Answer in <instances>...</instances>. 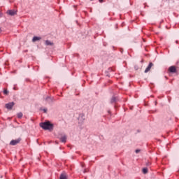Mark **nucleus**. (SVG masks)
<instances>
[{"instance_id":"nucleus-30","label":"nucleus","mask_w":179,"mask_h":179,"mask_svg":"<svg viewBox=\"0 0 179 179\" xmlns=\"http://www.w3.org/2000/svg\"><path fill=\"white\" fill-rule=\"evenodd\" d=\"M108 113L110 114V111H108Z\"/></svg>"},{"instance_id":"nucleus-5","label":"nucleus","mask_w":179,"mask_h":179,"mask_svg":"<svg viewBox=\"0 0 179 179\" xmlns=\"http://www.w3.org/2000/svg\"><path fill=\"white\" fill-rule=\"evenodd\" d=\"M85 114L83 113H80L78 116V121H79V124H83V122H85Z\"/></svg>"},{"instance_id":"nucleus-12","label":"nucleus","mask_w":179,"mask_h":179,"mask_svg":"<svg viewBox=\"0 0 179 179\" xmlns=\"http://www.w3.org/2000/svg\"><path fill=\"white\" fill-rule=\"evenodd\" d=\"M59 179H68V177H66V173H61Z\"/></svg>"},{"instance_id":"nucleus-4","label":"nucleus","mask_w":179,"mask_h":179,"mask_svg":"<svg viewBox=\"0 0 179 179\" xmlns=\"http://www.w3.org/2000/svg\"><path fill=\"white\" fill-rule=\"evenodd\" d=\"M13 106H15V102H9L6 103L5 107L7 110H12L13 108Z\"/></svg>"},{"instance_id":"nucleus-29","label":"nucleus","mask_w":179,"mask_h":179,"mask_svg":"<svg viewBox=\"0 0 179 179\" xmlns=\"http://www.w3.org/2000/svg\"><path fill=\"white\" fill-rule=\"evenodd\" d=\"M107 76H110L109 75H107Z\"/></svg>"},{"instance_id":"nucleus-21","label":"nucleus","mask_w":179,"mask_h":179,"mask_svg":"<svg viewBox=\"0 0 179 179\" xmlns=\"http://www.w3.org/2000/svg\"><path fill=\"white\" fill-rule=\"evenodd\" d=\"M146 166H150V163L148 162V163L146 164Z\"/></svg>"},{"instance_id":"nucleus-8","label":"nucleus","mask_w":179,"mask_h":179,"mask_svg":"<svg viewBox=\"0 0 179 179\" xmlns=\"http://www.w3.org/2000/svg\"><path fill=\"white\" fill-rule=\"evenodd\" d=\"M118 101V98L117 96H112L110 99V104H115Z\"/></svg>"},{"instance_id":"nucleus-2","label":"nucleus","mask_w":179,"mask_h":179,"mask_svg":"<svg viewBox=\"0 0 179 179\" xmlns=\"http://www.w3.org/2000/svg\"><path fill=\"white\" fill-rule=\"evenodd\" d=\"M45 101H47L49 104H52V103H54V101H57L54 97H51L50 96H46Z\"/></svg>"},{"instance_id":"nucleus-22","label":"nucleus","mask_w":179,"mask_h":179,"mask_svg":"<svg viewBox=\"0 0 179 179\" xmlns=\"http://www.w3.org/2000/svg\"><path fill=\"white\" fill-rule=\"evenodd\" d=\"M0 33H2V29H1V27H0Z\"/></svg>"},{"instance_id":"nucleus-28","label":"nucleus","mask_w":179,"mask_h":179,"mask_svg":"<svg viewBox=\"0 0 179 179\" xmlns=\"http://www.w3.org/2000/svg\"><path fill=\"white\" fill-rule=\"evenodd\" d=\"M141 62H143V60H142Z\"/></svg>"},{"instance_id":"nucleus-7","label":"nucleus","mask_w":179,"mask_h":179,"mask_svg":"<svg viewBox=\"0 0 179 179\" xmlns=\"http://www.w3.org/2000/svg\"><path fill=\"white\" fill-rule=\"evenodd\" d=\"M152 66H153V63L150 62L149 63L148 66H147V68L145 70V73H148V72H149V71H150V69H152Z\"/></svg>"},{"instance_id":"nucleus-11","label":"nucleus","mask_w":179,"mask_h":179,"mask_svg":"<svg viewBox=\"0 0 179 179\" xmlns=\"http://www.w3.org/2000/svg\"><path fill=\"white\" fill-rule=\"evenodd\" d=\"M45 45H49L50 47H52L54 45V43L51 42L50 41L46 40L45 41Z\"/></svg>"},{"instance_id":"nucleus-10","label":"nucleus","mask_w":179,"mask_h":179,"mask_svg":"<svg viewBox=\"0 0 179 179\" xmlns=\"http://www.w3.org/2000/svg\"><path fill=\"white\" fill-rule=\"evenodd\" d=\"M41 40V37L40 36H34L32 38V42L36 43V41H40Z\"/></svg>"},{"instance_id":"nucleus-14","label":"nucleus","mask_w":179,"mask_h":179,"mask_svg":"<svg viewBox=\"0 0 179 179\" xmlns=\"http://www.w3.org/2000/svg\"><path fill=\"white\" fill-rule=\"evenodd\" d=\"M17 118H23V113H22V112H20V113H18L17 114Z\"/></svg>"},{"instance_id":"nucleus-13","label":"nucleus","mask_w":179,"mask_h":179,"mask_svg":"<svg viewBox=\"0 0 179 179\" xmlns=\"http://www.w3.org/2000/svg\"><path fill=\"white\" fill-rule=\"evenodd\" d=\"M60 141L62 142V143H65L66 142V136L64 135L60 138Z\"/></svg>"},{"instance_id":"nucleus-26","label":"nucleus","mask_w":179,"mask_h":179,"mask_svg":"<svg viewBox=\"0 0 179 179\" xmlns=\"http://www.w3.org/2000/svg\"><path fill=\"white\" fill-rule=\"evenodd\" d=\"M157 104V102H155V106Z\"/></svg>"},{"instance_id":"nucleus-27","label":"nucleus","mask_w":179,"mask_h":179,"mask_svg":"<svg viewBox=\"0 0 179 179\" xmlns=\"http://www.w3.org/2000/svg\"><path fill=\"white\" fill-rule=\"evenodd\" d=\"M82 167H85V166L83 164V165H82Z\"/></svg>"},{"instance_id":"nucleus-20","label":"nucleus","mask_w":179,"mask_h":179,"mask_svg":"<svg viewBox=\"0 0 179 179\" xmlns=\"http://www.w3.org/2000/svg\"><path fill=\"white\" fill-rule=\"evenodd\" d=\"M83 173H87V170L85 169V170L83 171Z\"/></svg>"},{"instance_id":"nucleus-19","label":"nucleus","mask_w":179,"mask_h":179,"mask_svg":"<svg viewBox=\"0 0 179 179\" xmlns=\"http://www.w3.org/2000/svg\"><path fill=\"white\" fill-rule=\"evenodd\" d=\"M139 152H141V150H139V149H137L135 150V152L137 154L139 153Z\"/></svg>"},{"instance_id":"nucleus-1","label":"nucleus","mask_w":179,"mask_h":179,"mask_svg":"<svg viewBox=\"0 0 179 179\" xmlns=\"http://www.w3.org/2000/svg\"><path fill=\"white\" fill-rule=\"evenodd\" d=\"M40 127L45 131H52L54 129V124L50 121L40 123Z\"/></svg>"},{"instance_id":"nucleus-6","label":"nucleus","mask_w":179,"mask_h":179,"mask_svg":"<svg viewBox=\"0 0 179 179\" xmlns=\"http://www.w3.org/2000/svg\"><path fill=\"white\" fill-rule=\"evenodd\" d=\"M169 71L171 73H176V72H177V69L175 66H171L169 67Z\"/></svg>"},{"instance_id":"nucleus-15","label":"nucleus","mask_w":179,"mask_h":179,"mask_svg":"<svg viewBox=\"0 0 179 179\" xmlns=\"http://www.w3.org/2000/svg\"><path fill=\"white\" fill-rule=\"evenodd\" d=\"M143 174H148V168H143Z\"/></svg>"},{"instance_id":"nucleus-17","label":"nucleus","mask_w":179,"mask_h":179,"mask_svg":"<svg viewBox=\"0 0 179 179\" xmlns=\"http://www.w3.org/2000/svg\"><path fill=\"white\" fill-rule=\"evenodd\" d=\"M41 110H42V111H43V113H47V111H48L47 108H43V109L41 108Z\"/></svg>"},{"instance_id":"nucleus-25","label":"nucleus","mask_w":179,"mask_h":179,"mask_svg":"<svg viewBox=\"0 0 179 179\" xmlns=\"http://www.w3.org/2000/svg\"><path fill=\"white\" fill-rule=\"evenodd\" d=\"M109 71H113V69H109Z\"/></svg>"},{"instance_id":"nucleus-23","label":"nucleus","mask_w":179,"mask_h":179,"mask_svg":"<svg viewBox=\"0 0 179 179\" xmlns=\"http://www.w3.org/2000/svg\"><path fill=\"white\" fill-rule=\"evenodd\" d=\"M99 2H101V3L103 2V0H99Z\"/></svg>"},{"instance_id":"nucleus-9","label":"nucleus","mask_w":179,"mask_h":179,"mask_svg":"<svg viewBox=\"0 0 179 179\" xmlns=\"http://www.w3.org/2000/svg\"><path fill=\"white\" fill-rule=\"evenodd\" d=\"M7 13L8 15H10V16H15V15H16V11H15V10H8Z\"/></svg>"},{"instance_id":"nucleus-3","label":"nucleus","mask_w":179,"mask_h":179,"mask_svg":"<svg viewBox=\"0 0 179 179\" xmlns=\"http://www.w3.org/2000/svg\"><path fill=\"white\" fill-rule=\"evenodd\" d=\"M20 141H22V138H18L17 139H15V140H12L10 142V145H11V146H16L17 143H20Z\"/></svg>"},{"instance_id":"nucleus-24","label":"nucleus","mask_w":179,"mask_h":179,"mask_svg":"<svg viewBox=\"0 0 179 179\" xmlns=\"http://www.w3.org/2000/svg\"><path fill=\"white\" fill-rule=\"evenodd\" d=\"M176 44H178V41H176Z\"/></svg>"},{"instance_id":"nucleus-31","label":"nucleus","mask_w":179,"mask_h":179,"mask_svg":"<svg viewBox=\"0 0 179 179\" xmlns=\"http://www.w3.org/2000/svg\"><path fill=\"white\" fill-rule=\"evenodd\" d=\"M90 1H93V0H90Z\"/></svg>"},{"instance_id":"nucleus-18","label":"nucleus","mask_w":179,"mask_h":179,"mask_svg":"<svg viewBox=\"0 0 179 179\" xmlns=\"http://www.w3.org/2000/svg\"><path fill=\"white\" fill-rule=\"evenodd\" d=\"M134 69L136 71H138L139 69V67L138 66H134Z\"/></svg>"},{"instance_id":"nucleus-16","label":"nucleus","mask_w":179,"mask_h":179,"mask_svg":"<svg viewBox=\"0 0 179 179\" xmlns=\"http://www.w3.org/2000/svg\"><path fill=\"white\" fill-rule=\"evenodd\" d=\"M3 94H9V91H8L7 90H4Z\"/></svg>"}]
</instances>
